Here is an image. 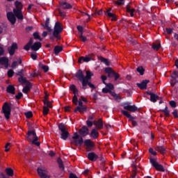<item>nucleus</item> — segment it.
Returning a JSON list of instances; mask_svg holds the SVG:
<instances>
[{
  "mask_svg": "<svg viewBox=\"0 0 178 178\" xmlns=\"http://www.w3.org/2000/svg\"><path fill=\"white\" fill-rule=\"evenodd\" d=\"M92 76H93L92 72L90 71H87L86 76H85L84 74H83L82 70H79L76 74V77L82 83V88L83 90L87 89V83L91 79Z\"/></svg>",
  "mask_w": 178,
  "mask_h": 178,
  "instance_id": "1",
  "label": "nucleus"
},
{
  "mask_svg": "<svg viewBox=\"0 0 178 178\" xmlns=\"http://www.w3.org/2000/svg\"><path fill=\"white\" fill-rule=\"evenodd\" d=\"M63 29L61 26V24H60V22H56L55 24V26H54V32L51 35V36H50V40L51 41H54V38H56L57 40H60V33L63 32Z\"/></svg>",
  "mask_w": 178,
  "mask_h": 178,
  "instance_id": "2",
  "label": "nucleus"
},
{
  "mask_svg": "<svg viewBox=\"0 0 178 178\" xmlns=\"http://www.w3.org/2000/svg\"><path fill=\"white\" fill-rule=\"evenodd\" d=\"M27 140L29 142H31L32 144L39 147L40 145V143L38 142V137L36 135L35 131V130H29L27 133Z\"/></svg>",
  "mask_w": 178,
  "mask_h": 178,
  "instance_id": "3",
  "label": "nucleus"
},
{
  "mask_svg": "<svg viewBox=\"0 0 178 178\" xmlns=\"http://www.w3.org/2000/svg\"><path fill=\"white\" fill-rule=\"evenodd\" d=\"M16 5V8L13 9V13L15 16L19 20H23L24 19V15H22V7H19V6L21 5V2L19 1H16L15 2Z\"/></svg>",
  "mask_w": 178,
  "mask_h": 178,
  "instance_id": "4",
  "label": "nucleus"
},
{
  "mask_svg": "<svg viewBox=\"0 0 178 178\" xmlns=\"http://www.w3.org/2000/svg\"><path fill=\"white\" fill-rule=\"evenodd\" d=\"M58 129L61 131L60 138L66 140L68 137L70 136V133L66 130L65 124L63 123H60L58 125Z\"/></svg>",
  "mask_w": 178,
  "mask_h": 178,
  "instance_id": "5",
  "label": "nucleus"
},
{
  "mask_svg": "<svg viewBox=\"0 0 178 178\" xmlns=\"http://www.w3.org/2000/svg\"><path fill=\"white\" fill-rule=\"evenodd\" d=\"M72 144H74L75 146H81L84 143V140L82 137H81L77 133H74V136L72 137Z\"/></svg>",
  "mask_w": 178,
  "mask_h": 178,
  "instance_id": "6",
  "label": "nucleus"
},
{
  "mask_svg": "<svg viewBox=\"0 0 178 178\" xmlns=\"http://www.w3.org/2000/svg\"><path fill=\"white\" fill-rule=\"evenodd\" d=\"M10 105H11V104H8L7 102H5L4 104L3 105V107H2L3 113L5 115V118L7 120L10 119V113H11Z\"/></svg>",
  "mask_w": 178,
  "mask_h": 178,
  "instance_id": "7",
  "label": "nucleus"
},
{
  "mask_svg": "<svg viewBox=\"0 0 178 178\" xmlns=\"http://www.w3.org/2000/svg\"><path fill=\"white\" fill-rule=\"evenodd\" d=\"M70 89L73 92V94L74 95V97H73V99H72V102L75 105H77L78 104V97H77V95H79V90L76 88V86H74V85H71L70 86Z\"/></svg>",
  "mask_w": 178,
  "mask_h": 178,
  "instance_id": "8",
  "label": "nucleus"
},
{
  "mask_svg": "<svg viewBox=\"0 0 178 178\" xmlns=\"http://www.w3.org/2000/svg\"><path fill=\"white\" fill-rule=\"evenodd\" d=\"M95 56L94 54H88V56H86L85 57L83 56H81L79 58V63L81 64L83 63H88L91 60H94Z\"/></svg>",
  "mask_w": 178,
  "mask_h": 178,
  "instance_id": "9",
  "label": "nucleus"
},
{
  "mask_svg": "<svg viewBox=\"0 0 178 178\" xmlns=\"http://www.w3.org/2000/svg\"><path fill=\"white\" fill-rule=\"evenodd\" d=\"M121 112H122V113L124 116H126V117H127V118H129V122H131L132 125H133L134 127H137V126H138V123H137V122L135 120H136V118H134V117H133L131 115H130V114L129 113V112L127 111H122Z\"/></svg>",
  "mask_w": 178,
  "mask_h": 178,
  "instance_id": "10",
  "label": "nucleus"
},
{
  "mask_svg": "<svg viewBox=\"0 0 178 178\" xmlns=\"http://www.w3.org/2000/svg\"><path fill=\"white\" fill-rule=\"evenodd\" d=\"M150 163H152V165H153V167H154L157 171L165 172L163 166L161 164H159L154 159L150 158Z\"/></svg>",
  "mask_w": 178,
  "mask_h": 178,
  "instance_id": "11",
  "label": "nucleus"
},
{
  "mask_svg": "<svg viewBox=\"0 0 178 178\" xmlns=\"http://www.w3.org/2000/svg\"><path fill=\"white\" fill-rule=\"evenodd\" d=\"M124 108L127 111L135 113L136 111H138V108L134 105V106H130L129 105L128 103H125L123 104Z\"/></svg>",
  "mask_w": 178,
  "mask_h": 178,
  "instance_id": "12",
  "label": "nucleus"
},
{
  "mask_svg": "<svg viewBox=\"0 0 178 178\" xmlns=\"http://www.w3.org/2000/svg\"><path fill=\"white\" fill-rule=\"evenodd\" d=\"M146 94H147V95H150V102L153 103H156L157 100H159V97L150 91L146 92Z\"/></svg>",
  "mask_w": 178,
  "mask_h": 178,
  "instance_id": "13",
  "label": "nucleus"
},
{
  "mask_svg": "<svg viewBox=\"0 0 178 178\" xmlns=\"http://www.w3.org/2000/svg\"><path fill=\"white\" fill-rule=\"evenodd\" d=\"M7 18L8 20L11 23V24L14 25L16 22V17L13 13H7Z\"/></svg>",
  "mask_w": 178,
  "mask_h": 178,
  "instance_id": "14",
  "label": "nucleus"
},
{
  "mask_svg": "<svg viewBox=\"0 0 178 178\" xmlns=\"http://www.w3.org/2000/svg\"><path fill=\"white\" fill-rule=\"evenodd\" d=\"M79 133L82 137H85L89 134V129L86 126H83L79 129Z\"/></svg>",
  "mask_w": 178,
  "mask_h": 178,
  "instance_id": "15",
  "label": "nucleus"
},
{
  "mask_svg": "<svg viewBox=\"0 0 178 178\" xmlns=\"http://www.w3.org/2000/svg\"><path fill=\"white\" fill-rule=\"evenodd\" d=\"M38 174L40 176V178H47L48 176L46 174V170L42 168H38L37 169Z\"/></svg>",
  "mask_w": 178,
  "mask_h": 178,
  "instance_id": "16",
  "label": "nucleus"
},
{
  "mask_svg": "<svg viewBox=\"0 0 178 178\" xmlns=\"http://www.w3.org/2000/svg\"><path fill=\"white\" fill-rule=\"evenodd\" d=\"M60 8L64 10H69L72 8V6L67 1H61L60 3Z\"/></svg>",
  "mask_w": 178,
  "mask_h": 178,
  "instance_id": "17",
  "label": "nucleus"
},
{
  "mask_svg": "<svg viewBox=\"0 0 178 178\" xmlns=\"http://www.w3.org/2000/svg\"><path fill=\"white\" fill-rule=\"evenodd\" d=\"M149 83V80H143L142 81V83H137V86L140 88V90H146L147 86Z\"/></svg>",
  "mask_w": 178,
  "mask_h": 178,
  "instance_id": "18",
  "label": "nucleus"
},
{
  "mask_svg": "<svg viewBox=\"0 0 178 178\" xmlns=\"http://www.w3.org/2000/svg\"><path fill=\"white\" fill-rule=\"evenodd\" d=\"M42 47V43L40 42H35L32 46H31V49L32 51H37Z\"/></svg>",
  "mask_w": 178,
  "mask_h": 178,
  "instance_id": "19",
  "label": "nucleus"
},
{
  "mask_svg": "<svg viewBox=\"0 0 178 178\" xmlns=\"http://www.w3.org/2000/svg\"><path fill=\"white\" fill-rule=\"evenodd\" d=\"M87 158L92 162L96 161L98 159H99V157L94 152L89 153Z\"/></svg>",
  "mask_w": 178,
  "mask_h": 178,
  "instance_id": "20",
  "label": "nucleus"
},
{
  "mask_svg": "<svg viewBox=\"0 0 178 178\" xmlns=\"http://www.w3.org/2000/svg\"><path fill=\"white\" fill-rule=\"evenodd\" d=\"M17 49V43H13L12 46H10V47H8V49L10 55L13 56Z\"/></svg>",
  "mask_w": 178,
  "mask_h": 178,
  "instance_id": "21",
  "label": "nucleus"
},
{
  "mask_svg": "<svg viewBox=\"0 0 178 178\" xmlns=\"http://www.w3.org/2000/svg\"><path fill=\"white\" fill-rule=\"evenodd\" d=\"M9 60L8 57H1L0 58V65H4L6 68L8 67Z\"/></svg>",
  "mask_w": 178,
  "mask_h": 178,
  "instance_id": "22",
  "label": "nucleus"
},
{
  "mask_svg": "<svg viewBox=\"0 0 178 178\" xmlns=\"http://www.w3.org/2000/svg\"><path fill=\"white\" fill-rule=\"evenodd\" d=\"M111 8H108L105 14L108 17L112 18V19H111L112 22H116L118 19H117V17H116L115 14H113V13H111Z\"/></svg>",
  "mask_w": 178,
  "mask_h": 178,
  "instance_id": "23",
  "label": "nucleus"
},
{
  "mask_svg": "<svg viewBox=\"0 0 178 178\" xmlns=\"http://www.w3.org/2000/svg\"><path fill=\"white\" fill-rule=\"evenodd\" d=\"M105 72L108 74V77L113 78L115 77L116 72H114L111 67H107L105 69Z\"/></svg>",
  "mask_w": 178,
  "mask_h": 178,
  "instance_id": "24",
  "label": "nucleus"
},
{
  "mask_svg": "<svg viewBox=\"0 0 178 178\" xmlns=\"http://www.w3.org/2000/svg\"><path fill=\"white\" fill-rule=\"evenodd\" d=\"M94 125H95L98 129H102L104 128L102 119L100 118L97 122L94 121Z\"/></svg>",
  "mask_w": 178,
  "mask_h": 178,
  "instance_id": "25",
  "label": "nucleus"
},
{
  "mask_svg": "<svg viewBox=\"0 0 178 178\" xmlns=\"http://www.w3.org/2000/svg\"><path fill=\"white\" fill-rule=\"evenodd\" d=\"M84 145L88 147V148H93L95 147V145L92 141H91L90 139L85 140L84 141Z\"/></svg>",
  "mask_w": 178,
  "mask_h": 178,
  "instance_id": "26",
  "label": "nucleus"
},
{
  "mask_svg": "<svg viewBox=\"0 0 178 178\" xmlns=\"http://www.w3.org/2000/svg\"><path fill=\"white\" fill-rule=\"evenodd\" d=\"M155 149H156V151L160 152L163 155H164L165 153L166 152V148L163 145L156 146Z\"/></svg>",
  "mask_w": 178,
  "mask_h": 178,
  "instance_id": "27",
  "label": "nucleus"
},
{
  "mask_svg": "<svg viewBox=\"0 0 178 178\" xmlns=\"http://www.w3.org/2000/svg\"><path fill=\"white\" fill-rule=\"evenodd\" d=\"M99 132L97 129H93L90 134V136L93 139H97L99 137Z\"/></svg>",
  "mask_w": 178,
  "mask_h": 178,
  "instance_id": "28",
  "label": "nucleus"
},
{
  "mask_svg": "<svg viewBox=\"0 0 178 178\" xmlns=\"http://www.w3.org/2000/svg\"><path fill=\"white\" fill-rule=\"evenodd\" d=\"M49 22H50V19L49 18H47V19L45 21L44 29L47 30V31L49 33H51L52 32V29H51V26H49Z\"/></svg>",
  "mask_w": 178,
  "mask_h": 178,
  "instance_id": "29",
  "label": "nucleus"
},
{
  "mask_svg": "<svg viewBox=\"0 0 178 178\" xmlns=\"http://www.w3.org/2000/svg\"><path fill=\"white\" fill-rule=\"evenodd\" d=\"M31 87H32V85L30 82L26 83V86L23 88L22 92L25 94H27L28 92L31 90Z\"/></svg>",
  "mask_w": 178,
  "mask_h": 178,
  "instance_id": "30",
  "label": "nucleus"
},
{
  "mask_svg": "<svg viewBox=\"0 0 178 178\" xmlns=\"http://www.w3.org/2000/svg\"><path fill=\"white\" fill-rule=\"evenodd\" d=\"M6 91L12 95H15V88L13 85H10L8 86V87L6 89Z\"/></svg>",
  "mask_w": 178,
  "mask_h": 178,
  "instance_id": "31",
  "label": "nucleus"
},
{
  "mask_svg": "<svg viewBox=\"0 0 178 178\" xmlns=\"http://www.w3.org/2000/svg\"><path fill=\"white\" fill-rule=\"evenodd\" d=\"M87 111L86 107L83 106H77L76 108L74 110V113H76L77 111L80 112L81 113L86 112Z\"/></svg>",
  "mask_w": 178,
  "mask_h": 178,
  "instance_id": "32",
  "label": "nucleus"
},
{
  "mask_svg": "<svg viewBox=\"0 0 178 178\" xmlns=\"http://www.w3.org/2000/svg\"><path fill=\"white\" fill-rule=\"evenodd\" d=\"M18 81L22 84H28L29 83H30L26 80V78L24 76L18 78Z\"/></svg>",
  "mask_w": 178,
  "mask_h": 178,
  "instance_id": "33",
  "label": "nucleus"
},
{
  "mask_svg": "<svg viewBox=\"0 0 178 178\" xmlns=\"http://www.w3.org/2000/svg\"><path fill=\"white\" fill-rule=\"evenodd\" d=\"M57 162L58 163V167L61 170H64L65 169V167H64V164H63V162L62 161V159L60 158H58L57 159Z\"/></svg>",
  "mask_w": 178,
  "mask_h": 178,
  "instance_id": "34",
  "label": "nucleus"
},
{
  "mask_svg": "<svg viewBox=\"0 0 178 178\" xmlns=\"http://www.w3.org/2000/svg\"><path fill=\"white\" fill-rule=\"evenodd\" d=\"M62 46H55L54 47V53L56 55H58L60 52L63 51Z\"/></svg>",
  "mask_w": 178,
  "mask_h": 178,
  "instance_id": "35",
  "label": "nucleus"
},
{
  "mask_svg": "<svg viewBox=\"0 0 178 178\" xmlns=\"http://www.w3.org/2000/svg\"><path fill=\"white\" fill-rule=\"evenodd\" d=\"M99 60L102 63H105L106 65L108 66L110 65V63L108 60V58H104V57H102V56L99 57Z\"/></svg>",
  "mask_w": 178,
  "mask_h": 178,
  "instance_id": "36",
  "label": "nucleus"
},
{
  "mask_svg": "<svg viewBox=\"0 0 178 178\" xmlns=\"http://www.w3.org/2000/svg\"><path fill=\"white\" fill-rule=\"evenodd\" d=\"M160 111L164 113V115H165V117H170V111L167 106H165V108L163 110H160Z\"/></svg>",
  "mask_w": 178,
  "mask_h": 178,
  "instance_id": "37",
  "label": "nucleus"
},
{
  "mask_svg": "<svg viewBox=\"0 0 178 178\" xmlns=\"http://www.w3.org/2000/svg\"><path fill=\"white\" fill-rule=\"evenodd\" d=\"M39 66L41 69L44 70L45 73H47L49 71V67L47 65H42L41 63L39 64Z\"/></svg>",
  "mask_w": 178,
  "mask_h": 178,
  "instance_id": "38",
  "label": "nucleus"
},
{
  "mask_svg": "<svg viewBox=\"0 0 178 178\" xmlns=\"http://www.w3.org/2000/svg\"><path fill=\"white\" fill-rule=\"evenodd\" d=\"M33 37L35 40H39L40 41H42V38H40L38 32H34Z\"/></svg>",
  "mask_w": 178,
  "mask_h": 178,
  "instance_id": "39",
  "label": "nucleus"
},
{
  "mask_svg": "<svg viewBox=\"0 0 178 178\" xmlns=\"http://www.w3.org/2000/svg\"><path fill=\"white\" fill-rule=\"evenodd\" d=\"M161 48V44H156V43H153L152 46V49L154 51H158Z\"/></svg>",
  "mask_w": 178,
  "mask_h": 178,
  "instance_id": "40",
  "label": "nucleus"
},
{
  "mask_svg": "<svg viewBox=\"0 0 178 178\" xmlns=\"http://www.w3.org/2000/svg\"><path fill=\"white\" fill-rule=\"evenodd\" d=\"M171 78H172L174 81H177V78H178V72L175 71L172 72V74H171Z\"/></svg>",
  "mask_w": 178,
  "mask_h": 178,
  "instance_id": "41",
  "label": "nucleus"
},
{
  "mask_svg": "<svg viewBox=\"0 0 178 178\" xmlns=\"http://www.w3.org/2000/svg\"><path fill=\"white\" fill-rule=\"evenodd\" d=\"M6 172L8 175L10 177L13 176V170L11 168H6Z\"/></svg>",
  "mask_w": 178,
  "mask_h": 178,
  "instance_id": "42",
  "label": "nucleus"
},
{
  "mask_svg": "<svg viewBox=\"0 0 178 178\" xmlns=\"http://www.w3.org/2000/svg\"><path fill=\"white\" fill-rule=\"evenodd\" d=\"M111 95L116 99V100H120L121 98L120 97L117 95L115 92H111Z\"/></svg>",
  "mask_w": 178,
  "mask_h": 178,
  "instance_id": "43",
  "label": "nucleus"
},
{
  "mask_svg": "<svg viewBox=\"0 0 178 178\" xmlns=\"http://www.w3.org/2000/svg\"><path fill=\"white\" fill-rule=\"evenodd\" d=\"M137 71H138V72H139V74H140L142 76L144 74L145 70L143 67H138Z\"/></svg>",
  "mask_w": 178,
  "mask_h": 178,
  "instance_id": "44",
  "label": "nucleus"
},
{
  "mask_svg": "<svg viewBox=\"0 0 178 178\" xmlns=\"http://www.w3.org/2000/svg\"><path fill=\"white\" fill-rule=\"evenodd\" d=\"M15 74L17 76H19V77H24V70H21L20 71L17 72Z\"/></svg>",
  "mask_w": 178,
  "mask_h": 178,
  "instance_id": "45",
  "label": "nucleus"
},
{
  "mask_svg": "<svg viewBox=\"0 0 178 178\" xmlns=\"http://www.w3.org/2000/svg\"><path fill=\"white\" fill-rule=\"evenodd\" d=\"M49 109L47 106L43 107V115L46 116L49 113Z\"/></svg>",
  "mask_w": 178,
  "mask_h": 178,
  "instance_id": "46",
  "label": "nucleus"
},
{
  "mask_svg": "<svg viewBox=\"0 0 178 178\" xmlns=\"http://www.w3.org/2000/svg\"><path fill=\"white\" fill-rule=\"evenodd\" d=\"M79 38H80L83 42H86L88 40L87 38H86V36H83V34H82V33H80V35H79Z\"/></svg>",
  "mask_w": 178,
  "mask_h": 178,
  "instance_id": "47",
  "label": "nucleus"
},
{
  "mask_svg": "<svg viewBox=\"0 0 178 178\" xmlns=\"http://www.w3.org/2000/svg\"><path fill=\"white\" fill-rule=\"evenodd\" d=\"M14 74H15L14 71H13V70H8V76L9 78H11V77L13 76Z\"/></svg>",
  "mask_w": 178,
  "mask_h": 178,
  "instance_id": "48",
  "label": "nucleus"
},
{
  "mask_svg": "<svg viewBox=\"0 0 178 178\" xmlns=\"http://www.w3.org/2000/svg\"><path fill=\"white\" fill-rule=\"evenodd\" d=\"M165 32H167V34L170 35L173 33V29L172 28H165Z\"/></svg>",
  "mask_w": 178,
  "mask_h": 178,
  "instance_id": "49",
  "label": "nucleus"
},
{
  "mask_svg": "<svg viewBox=\"0 0 178 178\" xmlns=\"http://www.w3.org/2000/svg\"><path fill=\"white\" fill-rule=\"evenodd\" d=\"M86 124H87V126H88V127H92V125L94 124V122H91L90 120H88L87 121H86Z\"/></svg>",
  "mask_w": 178,
  "mask_h": 178,
  "instance_id": "50",
  "label": "nucleus"
},
{
  "mask_svg": "<svg viewBox=\"0 0 178 178\" xmlns=\"http://www.w3.org/2000/svg\"><path fill=\"white\" fill-rule=\"evenodd\" d=\"M77 30L80 32V34H83V28L81 25H78Z\"/></svg>",
  "mask_w": 178,
  "mask_h": 178,
  "instance_id": "51",
  "label": "nucleus"
},
{
  "mask_svg": "<svg viewBox=\"0 0 178 178\" xmlns=\"http://www.w3.org/2000/svg\"><path fill=\"white\" fill-rule=\"evenodd\" d=\"M25 115L27 118H31L33 117V113L31 111H29L27 113H25Z\"/></svg>",
  "mask_w": 178,
  "mask_h": 178,
  "instance_id": "52",
  "label": "nucleus"
},
{
  "mask_svg": "<svg viewBox=\"0 0 178 178\" xmlns=\"http://www.w3.org/2000/svg\"><path fill=\"white\" fill-rule=\"evenodd\" d=\"M111 92H112V91L110 90L108 88H104L102 90V92L105 93V94H107V93H110L111 94Z\"/></svg>",
  "mask_w": 178,
  "mask_h": 178,
  "instance_id": "53",
  "label": "nucleus"
},
{
  "mask_svg": "<svg viewBox=\"0 0 178 178\" xmlns=\"http://www.w3.org/2000/svg\"><path fill=\"white\" fill-rule=\"evenodd\" d=\"M31 57L33 60H35L38 58L37 53H31Z\"/></svg>",
  "mask_w": 178,
  "mask_h": 178,
  "instance_id": "54",
  "label": "nucleus"
},
{
  "mask_svg": "<svg viewBox=\"0 0 178 178\" xmlns=\"http://www.w3.org/2000/svg\"><path fill=\"white\" fill-rule=\"evenodd\" d=\"M106 87L108 89H109L111 91L114 89V86L111 83L106 84Z\"/></svg>",
  "mask_w": 178,
  "mask_h": 178,
  "instance_id": "55",
  "label": "nucleus"
},
{
  "mask_svg": "<svg viewBox=\"0 0 178 178\" xmlns=\"http://www.w3.org/2000/svg\"><path fill=\"white\" fill-rule=\"evenodd\" d=\"M149 153L152 154L153 156H156L157 153L154 151L152 148H149Z\"/></svg>",
  "mask_w": 178,
  "mask_h": 178,
  "instance_id": "56",
  "label": "nucleus"
},
{
  "mask_svg": "<svg viewBox=\"0 0 178 178\" xmlns=\"http://www.w3.org/2000/svg\"><path fill=\"white\" fill-rule=\"evenodd\" d=\"M170 106L172 108H176L177 107V103L175 101H171L170 102Z\"/></svg>",
  "mask_w": 178,
  "mask_h": 178,
  "instance_id": "57",
  "label": "nucleus"
},
{
  "mask_svg": "<svg viewBox=\"0 0 178 178\" xmlns=\"http://www.w3.org/2000/svg\"><path fill=\"white\" fill-rule=\"evenodd\" d=\"M124 0H118L116 1V4L118 6L124 5Z\"/></svg>",
  "mask_w": 178,
  "mask_h": 178,
  "instance_id": "58",
  "label": "nucleus"
},
{
  "mask_svg": "<svg viewBox=\"0 0 178 178\" xmlns=\"http://www.w3.org/2000/svg\"><path fill=\"white\" fill-rule=\"evenodd\" d=\"M87 86L93 90L96 88V87L92 83L89 82V81H88Z\"/></svg>",
  "mask_w": 178,
  "mask_h": 178,
  "instance_id": "59",
  "label": "nucleus"
},
{
  "mask_svg": "<svg viewBox=\"0 0 178 178\" xmlns=\"http://www.w3.org/2000/svg\"><path fill=\"white\" fill-rule=\"evenodd\" d=\"M48 97H49V96L47 95H46L44 96V99L43 100V102H44V104H48V103L49 102L48 101Z\"/></svg>",
  "mask_w": 178,
  "mask_h": 178,
  "instance_id": "60",
  "label": "nucleus"
},
{
  "mask_svg": "<svg viewBox=\"0 0 178 178\" xmlns=\"http://www.w3.org/2000/svg\"><path fill=\"white\" fill-rule=\"evenodd\" d=\"M30 48H31V45L29 44V43H27V44L26 46H24V49H25L26 51H29Z\"/></svg>",
  "mask_w": 178,
  "mask_h": 178,
  "instance_id": "61",
  "label": "nucleus"
},
{
  "mask_svg": "<svg viewBox=\"0 0 178 178\" xmlns=\"http://www.w3.org/2000/svg\"><path fill=\"white\" fill-rule=\"evenodd\" d=\"M17 65H18L17 61H13V64L11 65V67L13 69H15Z\"/></svg>",
  "mask_w": 178,
  "mask_h": 178,
  "instance_id": "62",
  "label": "nucleus"
},
{
  "mask_svg": "<svg viewBox=\"0 0 178 178\" xmlns=\"http://www.w3.org/2000/svg\"><path fill=\"white\" fill-rule=\"evenodd\" d=\"M22 96H23L22 93V92H19L18 95H17L15 96V98L17 99H20L22 97Z\"/></svg>",
  "mask_w": 178,
  "mask_h": 178,
  "instance_id": "63",
  "label": "nucleus"
},
{
  "mask_svg": "<svg viewBox=\"0 0 178 178\" xmlns=\"http://www.w3.org/2000/svg\"><path fill=\"white\" fill-rule=\"evenodd\" d=\"M69 178H79L75 174L70 173Z\"/></svg>",
  "mask_w": 178,
  "mask_h": 178,
  "instance_id": "64",
  "label": "nucleus"
}]
</instances>
